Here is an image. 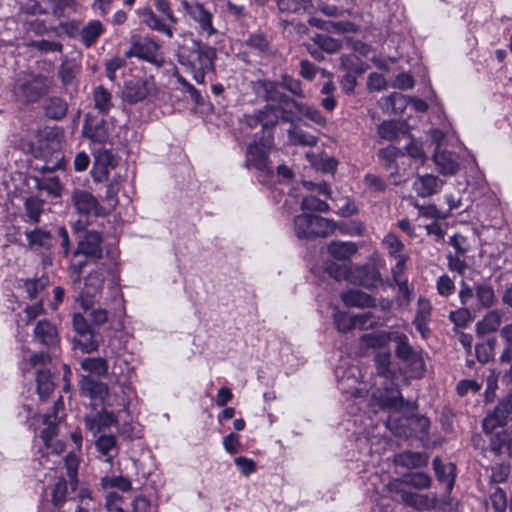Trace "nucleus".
Segmentation results:
<instances>
[{
	"label": "nucleus",
	"mask_w": 512,
	"mask_h": 512,
	"mask_svg": "<svg viewBox=\"0 0 512 512\" xmlns=\"http://www.w3.org/2000/svg\"><path fill=\"white\" fill-rule=\"evenodd\" d=\"M402 483L416 489H426L430 487L431 479L423 472H416L405 475Z\"/></svg>",
	"instance_id": "48"
},
{
	"label": "nucleus",
	"mask_w": 512,
	"mask_h": 512,
	"mask_svg": "<svg viewBox=\"0 0 512 512\" xmlns=\"http://www.w3.org/2000/svg\"><path fill=\"white\" fill-rule=\"evenodd\" d=\"M80 367L88 374L102 377L108 373L109 365L102 357H86L80 361Z\"/></svg>",
	"instance_id": "29"
},
{
	"label": "nucleus",
	"mask_w": 512,
	"mask_h": 512,
	"mask_svg": "<svg viewBox=\"0 0 512 512\" xmlns=\"http://www.w3.org/2000/svg\"><path fill=\"white\" fill-rule=\"evenodd\" d=\"M431 312L432 306L430 301L424 297H420L417 302L416 315L412 323L424 339L428 338L430 334L428 324L431 320Z\"/></svg>",
	"instance_id": "17"
},
{
	"label": "nucleus",
	"mask_w": 512,
	"mask_h": 512,
	"mask_svg": "<svg viewBox=\"0 0 512 512\" xmlns=\"http://www.w3.org/2000/svg\"><path fill=\"white\" fill-rule=\"evenodd\" d=\"M79 71L78 66L72 61H64L59 68V78L66 87L74 83V79Z\"/></svg>",
	"instance_id": "49"
},
{
	"label": "nucleus",
	"mask_w": 512,
	"mask_h": 512,
	"mask_svg": "<svg viewBox=\"0 0 512 512\" xmlns=\"http://www.w3.org/2000/svg\"><path fill=\"white\" fill-rule=\"evenodd\" d=\"M115 158L113 153L104 148H99L94 152V168L96 174L99 172L101 175H107L109 168L113 167Z\"/></svg>",
	"instance_id": "33"
},
{
	"label": "nucleus",
	"mask_w": 512,
	"mask_h": 512,
	"mask_svg": "<svg viewBox=\"0 0 512 512\" xmlns=\"http://www.w3.org/2000/svg\"><path fill=\"white\" fill-rule=\"evenodd\" d=\"M510 415H512V392L495 407L493 413L485 417L483 420L484 432L489 434L496 427L504 426Z\"/></svg>",
	"instance_id": "11"
},
{
	"label": "nucleus",
	"mask_w": 512,
	"mask_h": 512,
	"mask_svg": "<svg viewBox=\"0 0 512 512\" xmlns=\"http://www.w3.org/2000/svg\"><path fill=\"white\" fill-rule=\"evenodd\" d=\"M277 5L282 12L297 13L304 11L309 6L308 0H277Z\"/></svg>",
	"instance_id": "58"
},
{
	"label": "nucleus",
	"mask_w": 512,
	"mask_h": 512,
	"mask_svg": "<svg viewBox=\"0 0 512 512\" xmlns=\"http://www.w3.org/2000/svg\"><path fill=\"white\" fill-rule=\"evenodd\" d=\"M126 57H137L157 67L164 63V57L160 45L149 37H132L131 46L125 52Z\"/></svg>",
	"instance_id": "6"
},
{
	"label": "nucleus",
	"mask_w": 512,
	"mask_h": 512,
	"mask_svg": "<svg viewBox=\"0 0 512 512\" xmlns=\"http://www.w3.org/2000/svg\"><path fill=\"white\" fill-rule=\"evenodd\" d=\"M449 319L456 326L466 327L468 325V323H470L472 321V316H471L469 309L460 308L458 310L450 312Z\"/></svg>",
	"instance_id": "64"
},
{
	"label": "nucleus",
	"mask_w": 512,
	"mask_h": 512,
	"mask_svg": "<svg viewBox=\"0 0 512 512\" xmlns=\"http://www.w3.org/2000/svg\"><path fill=\"white\" fill-rule=\"evenodd\" d=\"M400 493L402 502L416 510L426 511L438 507V499L435 495H423L406 490H401Z\"/></svg>",
	"instance_id": "15"
},
{
	"label": "nucleus",
	"mask_w": 512,
	"mask_h": 512,
	"mask_svg": "<svg viewBox=\"0 0 512 512\" xmlns=\"http://www.w3.org/2000/svg\"><path fill=\"white\" fill-rule=\"evenodd\" d=\"M108 273L109 270L105 267H98L87 275L84 288L76 298V301L84 310L91 309L99 300Z\"/></svg>",
	"instance_id": "5"
},
{
	"label": "nucleus",
	"mask_w": 512,
	"mask_h": 512,
	"mask_svg": "<svg viewBox=\"0 0 512 512\" xmlns=\"http://www.w3.org/2000/svg\"><path fill=\"white\" fill-rule=\"evenodd\" d=\"M68 493L67 482L63 477H60L52 488V503L55 507H61L66 501Z\"/></svg>",
	"instance_id": "53"
},
{
	"label": "nucleus",
	"mask_w": 512,
	"mask_h": 512,
	"mask_svg": "<svg viewBox=\"0 0 512 512\" xmlns=\"http://www.w3.org/2000/svg\"><path fill=\"white\" fill-rule=\"evenodd\" d=\"M46 111L49 117L53 119H61L67 113V104L64 100L53 97L49 100Z\"/></svg>",
	"instance_id": "54"
},
{
	"label": "nucleus",
	"mask_w": 512,
	"mask_h": 512,
	"mask_svg": "<svg viewBox=\"0 0 512 512\" xmlns=\"http://www.w3.org/2000/svg\"><path fill=\"white\" fill-rule=\"evenodd\" d=\"M392 341L396 343L395 353L397 357L411 366L416 376L422 375L425 370L424 360L410 345L408 337L404 333L394 332Z\"/></svg>",
	"instance_id": "9"
},
{
	"label": "nucleus",
	"mask_w": 512,
	"mask_h": 512,
	"mask_svg": "<svg viewBox=\"0 0 512 512\" xmlns=\"http://www.w3.org/2000/svg\"><path fill=\"white\" fill-rule=\"evenodd\" d=\"M433 160L438 171L443 175H454L458 171V157L452 152L436 149Z\"/></svg>",
	"instance_id": "22"
},
{
	"label": "nucleus",
	"mask_w": 512,
	"mask_h": 512,
	"mask_svg": "<svg viewBox=\"0 0 512 512\" xmlns=\"http://www.w3.org/2000/svg\"><path fill=\"white\" fill-rule=\"evenodd\" d=\"M84 134L94 143L103 144L109 139V132L104 123L97 124L95 127H84Z\"/></svg>",
	"instance_id": "50"
},
{
	"label": "nucleus",
	"mask_w": 512,
	"mask_h": 512,
	"mask_svg": "<svg viewBox=\"0 0 512 512\" xmlns=\"http://www.w3.org/2000/svg\"><path fill=\"white\" fill-rule=\"evenodd\" d=\"M80 459L75 452H70L64 458L65 468L67 470V476L69 478L70 486L74 490L78 483V466Z\"/></svg>",
	"instance_id": "44"
},
{
	"label": "nucleus",
	"mask_w": 512,
	"mask_h": 512,
	"mask_svg": "<svg viewBox=\"0 0 512 512\" xmlns=\"http://www.w3.org/2000/svg\"><path fill=\"white\" fill-rule=\"evenodd\" d=\"M46 455H43L40 459V464L45 468H51L49 462L55 464L58 462V458L62 452H64L65 444L60 440L49 441V444H45Z\"/></svg>",
	"instance_id": "39"
},
{
	"label": "nucleus",
	"mask_w": 512,
	"mask_h": 512,
	"mask_svg": "<svg viewBox=\"0 0 512 512\" xmlns=\"http://www.w3.org/2000/svg\"><path fill=\"white\" fill-rule=\"evenodd\" d=\"M433 467L436 473V476L440 482H445L449 487H452L454 482V470L455 466L451 463L444 464L438 458L433 460Z\"/></svg>",
	"instance_id": "43"
},
{
	"label": "nucleus",
	"mask_w": 512,
	"mask_h": 512,
	"mask_svg": "<svg viewBox=\"0 0 512 512\" xmlns=\"http://www.w3.org/2000/svg\"><path fill=\"white\" fill-rule=\"evenodd\" d=\"M301 210L302 212L308 213H311L312 211L327 212L329 210V205L325 201L310 195L303 197L301 201Z\"/></svg>",
	"instance_id": "52"
},
{
	"label": "nucleus",
	"mask_w": 512,
	"mask_h": 512,
	"mask_svg": "<svg viewBox=\"0 0 512 512\" xmlns=\"http://www.w3.org/2000/svg\"><path fill=\"white\" fill-rule=\"evenodd\" d=\"M399 462L409 468H417L427 465L428 457L418 452H404L399 456Z\"/></svg>",
	"instance_id": "47"
},
{
	"label": "nucleus",
	"mask_w": 512,
	"mask_h": 512,
	"mask_svg": "<svg viewBox=\"0 0 512 512\" xmlns=\"http://www.w3.org/2000/svg\"><path fill=\"white\" fill-rule=\"evenodd\" d=\"M501 318V313L497 310L488 312L484 318L476 324L477 333L484 336L496 331L501 324Z\"/></svg>",
	"instance_id": "31"
},
{
	"label": "nucleus",
	"mask_w": 512,
	"mask_h": 512,
	"mask_svg": "<svg viewBox=\"0 0 512 512\" xmlns=\"http://www.w3.org/2000/svg\"><path fill=\"white\" fill-rule=\"evenodd\" d=\"M255 115H261L262 128H272L282 119L281 111L274 104H267L264 109L255 111Z\"/></svg>",
	"instance_id": "41"
},
{
	"label": "nucleus",
	"mask_w": 512,
	"mask_h": 512,
	"mask_svg": "<svg viewBox=\"0 0 512 512\" xmlns=\"http://www.w3.org/2000/svg\"><path fill=\"white\" fill-rule=\"evenodd\" d=\"M401 128L402 124L397 121H383L378 127V134L382 139L392 141L398 137Z\"/></svg>",
	"instance_id": "46"
},
{
	"label": "nucleus",
	"mask_w": 512,
	"mask_h": 512,
	"mask_svg": "<svg viewBox=\"0 0 512 512\" xmlns=\"http://www.w3.org/2000/svg\"><path fill=\"white\" fill-rule=\"evenodd\" d=\"M103 25L99 20H92L88 22L81 30V40L90 47L96 42L99 36L103 33Z\"/></svg>",
	"instance_id": "40"
},
{
	"label": "nucleus",
	"mask_w": 512,
	"mask_h": 512,
	"mask_svg": "<svg viewBox=\"0 0 512 512\" xmlns=\"http://www.w3.org/2000/svg\"><path fill=\"white\" fill-rule=\"evenodd\" d=\"M183 10L198 23L202 32L211 36L216 33V29L212 24V14L204 8L199 2H188L187 0L181 1Z\"/></svg>",
	"instance_id": "12"
},
{
	"label": "nucleus",
	"mask_w": 512,
	"mask_h": 512,
	"mask_svg": "<svg viewBox=\"0 0 512 512\" xmlns=\"http://www.w3.org/2000/svg\"><path fill=\"white\" fill-rule=\"evenodd\" d=\"M52 13L55 16L61 17L65 14L75 10L74 0H48Z\"/></svg>",
	"instance_id": "61"
},
{
	"label": "nucleus",
	"mask_w": 512,
	"mask_h": 512,
	"mask_svg": "<svg viewBox=\"0 0 512 512\" xmlns=\"http://www.w3.org/2000/svg\"><path fill=\"white\" fill-rule=\"evenodd\" d=\"M25 235L31 249L49 250L53 245V237L48 231L37 228L27 231Z\"/></svg>",
	"instance_id": "26"
},
{
	"label": "nucleus",
	"mask_w": 512,
	"mask_h": 512,
	"mask_svg": "<svg viewBox=\"0 0 512 512\" xmlns=\"http://www.w3.org/2000/svg\"><path fill=\"white\" fill-rule=\"evenodd\" d=\"M272 146V136H263L259 142L250 144L247 148L246 162L247 167H254L258 171L266 174L271 173L268 160V154Z\"/></svg>",
	"instance_id": "8"
},
{
	"label": "nucleus",
	"mask_w": 512,
	"mask_h": 512,
	"mask_svg": "<svg viewBox=\"0 0 512 512\" xmlns=\"http://www.w3.org/2000/svg\"><path fill=\"white\" fill-rule=\"evenodd\" d=\"M289 138L293 144L314 146L317 142L315 136L305 133L302 130L293 128L289 130Z\"/></svg>",
	"instance_id": "59"
},
{
	"label": "nucleus",
	"mask_w": 512,
	"mask_h": 512,
	"mask_svg": "<svg viewBox=\"0 0 512 512\" xmlns=\"http://www.w3.org/2000/svg\"><path fill=\"white\" fill-rule=\"evenodd\" d=\"M138 14L142 18L143 23L150 29L164 33L169 38L173 37L172 29L163 23L150 8L139 9Z\"/></svg>",
	"instance_id": "28"
},
{
	"label": "nucleus",
	"mask_w": 512,
	"mask_h": 512,
	"mask_svg": "<svg viewBox=\"0 0 512 512\" xmlns=\"http://www.w3.org/2000/svg\"><path fill=\"white\" fill-rule=\"evenodd\" d=\"M37 391L41 400H45L54 388V380L49 370H37Z\"/></svg>",
	"instance_id": "37"
},
{
	"label": "nucleus",
	"mask_w": 512,
	"mask_h": 512,
	"mask_svg": "<svg viewBox=\"0 0 512 512\" xmlns=\"http://www.w3.org/2000/svg\"><path fill=\"white\" fill-rule=\"evenodd\" d=\"M71 201L74 208L80 214L89 215L96 214L98 211L97 199L87 190L74 189L71 195Z\"/></svg>",
	"instance_id": "16"
},
{
	"label": "nucleus",
	"mask_w": 512,
	"mask_h": 512,
	"mask_svg": "<svg viewBox=\"0 0 512 512\" xmlns=\"http://www.w3.org/2000/svg\"><path fill=\"white\" fill-rule=\"evenodd\" d=\"M341 299L349 307L370 308L376 305L375 300L369 294L357 289L343 292Z\"/></svg>",
	"instance_id": "23"
},
{
	"label": "nucleus",
	"mask_w": 512,
	"mask_h": 512,
	"mask_svg": "<svg viewBox=\"0 0 512 512\" xmlns=\"http://www.w3.org/2000/svg\"><path fill=\"white\" fill-rule=\"evenodd\" d=\"M373 398L376 399L382 407L387 409L401 410L410 406L409 403L404 401L399 390L394 387H386L384 392L378 391L373 393Z\"/></svg>",
	"instance_id": "18"
},
{
	"label": "nucleus",
	"mask_w": 512,
	"mask_h": 512,
	"mask_svg": "<svg viewBox=\"0 0 512 512\" xmlns=\"http://www.w3.org/2000/svg\"><path fill=\"white\" fill-rule=\"evenodd\" d=\"M52 86V81L40 74L24 73L19 75L13 93L24 103H34L46 95Z\"/></svg>",
	"instance_id": "3"
},
{
	"label": "nucleus",
	"mask_w": 512,
	"mask_h": 512,
	"mask_svg": "<svg viewBox=\"0 0 512 512\" xmlns=\"http://www.w3.org/2000/svg\"><path fill=\"white\" fill-rule=\"evenodd\" d=\"M251 88L258 98L266 101H275L277 99L278 93L274 82L256 80L251 82Z\"/></svg>",
	"instance_id": "35"
},
{
	"label": "nucleus",
	"mask_w": 512,
	"mask_h": 512,
	"mask_svg": "<svg viewBox=\"0 0 512 512\" xmlns=\"http://www.w3.org/2000/svg\"><path fill=\"white\" fill-rule=\"evenodd\" d=\"M36 340L46 346H53L58 341V333L56 327L46 320H41L37 323L34 329Z\"/></svg>",
	"instance_id": "25"
},
{
	"label": "nucleus",
	"mask_w": 512,
	"mask_h": 512,
	"mask_svg": "<svg viewBox=\"0 0 512 512\" xmlns=\"http://www.w3.org/2000/svg\"><path fill=\"white\" fill-rule=\"evenodd\" d=\"M81 393L94 401H100L107 407H114L111 397L108 393V387L89 376H83L81 379Z\"/></svg>",
	"instance_id": "13"
},
{
	"label": "nucleus",
	"mask_w": 512,
	"mask_h": 512,
	"mask_svg": "<svg viewBox=\"0 0 512 512\" xmlns=\"http://www.w3.org/2000/svg\"><path fill=\"white\" fill-rule=\"evenodd\" d=\"M340 63L343 70L347 72V81L353 86L356 82L353 74H359L364 71L362 63L354 54L342 55Z\"/></svg>",
	"instance_id": "34"
},
{
	"label": "nucleus",
	"mask_w": 512,
	"mask_h": 512,
	"mask_svg": "<svg viewBox=\"0 0 512 512\" xmlns=\"http://www.w3.org/2000/svg\"><path fill=\"white\" fill-rule=\"evenodd\" d=\"M394 332L374 331L361 336L360 343L362 348L380 350H389V343L393 340Z\"/></svg>",
	"instance_id": "19"
},
{
	"label": "nucleus",
	"mask_w": 512,
	"mask_h": 512,
	"mask_svg": "<svg viewBox=\"0 0 512 512\" xmlns=\"http://www.w3.org/2000/svg\"><path fill=\"white\" fill-rule=\"evenodd\" d=\"M102 236L97 231H88L84 238L79 241L73 256L83 255L91 259H100L102 257Z\"/></svg>",
	"instance_id": "14"
},
{
	"label": "nucleus",
	"mask_w": 512,
	"mask_h": 512,
	"mask_svg": "<svg viewBox=\"0 0 512 512\" xmlns=\"http://www.w3.org/2000/svg\"><path fill=\"white\" fill-rule=\"evenodd\" d=\"M117 382L119 383L121 394H116L115 399L112 400V402L114 403V406H119L123 409H126L129 406L132 398L135 396V391L130 385L122 383L120 379H117Z\"/></svg>",
	"instance_id": "51"
},
{
	"label": "nucleus",
	"mask_w": 512,
	"mask_h": 512,
	"mask_svg": "<svg viewBox=\"0 0 512 512\" xmlns=\"http://www.w3.org/2000/svg\"><path fill=\"white\" fill-rule=\"evenodd\" d=\"M436 289L439 295L448 297L455 292L456 286L454 281L448 275L444 274L437 279Z\"/></svg>",
	"instance_id": "62"
},
{
	"label": "nucleus",
	"mask_w": 512,
	"mask_h": 512,
	"mask_svg": "<svg viewBox=\"0 0 512 512\" xmlns=\"http://www.w3.org/2000/svg\"><path fill=\"white\" fill-rule=\"evenodd\" d=\"M335 376L338 380L339 389L353 397L363 395L365 388L361 387L359 381L360 369L357 366L350 365L348 367L338 366L335 369Z\"/></svg>",
	"instance_id": "10"
},
{
	"label": "nucleus",
	"mask_w": 512,
	"mask_h": 512,
	"mask_svg": "<svg viewBox=\"0 0 512 512\" xmlns=\"http://www.w3.org/2000/svg\"><path fill=\"white\" fill-rule=\"evenodd\" d=\"M48 360V355L43 352L30 355L28 359L23 355L22 369L29 370L35 368L39 370V367L45 365Z\"/></svg>",
	"instance_id": "63"
},
{
	"label": "nucleus",
	"mask_w": 512,
	"mask_h": 512,
	"mask_svg": "<svg viewBox=\"0 0 512 512\" xmlns=\"http://www.w3.org/2000/svg\"><path fill=\"white\" fill-rule=\"evenodd\" d=\"M491 450L496 454L511 453V437L506 431L497 432L490 440Z\"/></svg>",
	"instance_id": "42"
},
{
	"label": "nucleus",
	"mask_w": 512,
	"mask_h": 512,
	"mask_svg": "<svg viewBox=\"0 0 512 512\" xmlns=\"http://www.w3.org/2000/svg\"><path fill=\"white\" fill-rule=\"evenodd\" d=\"M334 323L339 332L346 333L355 328L354 316L341 311L334 313Z\"/></svg>",
	"instance_id": "57"
},
{
	"label": "nucleus",
	"mask_w": 512,
	"mask_h": 512,
	"mask_svg": "<svg viewBox=\"0 0 512 512\" xmlns=\"http://www.w3.org/2000/svg\"><path fill=\"white\" fill-rule=\"evenodd\" d=\"M97 451L106 457L107 462H111L118 453L117 441L114 435H101L95 442Z\"/></svg>",
	"instance_id": "30"
},
{
	"label": "nucleus",
	"mask_w": 512,
	"mask_h": 512,
	"mask_svg": "<svg viewBox=\"0 0 512 512\" xmlns=\"http://www.w3.org/2000/svg\"><path fill=\"white\" fill-rule=\"evenodd\" d=\"M475 297L477 299V309L491 308L497 302L493 287L485 283L475 285Z\"/></svg>",
	"instance_id": "27"
},
{
	"label": "nucleus",
	"mask_w": 512,
	"mask_h": 512,
	"mask_svg": "<svg viewBox=\"0 0 512 512\" xmlns=\"http://www.w3.org/2000/svg\"><path fill=\"white\" fill-rule=\"evenodd\" d=\"M357 251V246L353 242H331L328 246V252L331 256L339 260H347Z\"/></svg>",
	"instance_id": "36"
},
{
	"label": "nucleus",
	"mask_w": 512,
	"mask_h": 512,
	"mask_svg": "<svg viewBox=\"0 0 512 512\" xmlns=\"http://www.w3.org/2000/svg\"><path fill=\"white\" fill-rule=\"evenodd\" d=\"M44 202L36 197L25 201L26 214L32 222H38L43 211Z\"/></svg>",
	"instance_id": "56"
},
{
	"label": "nucleus",
	"mask_w": 512,
	"mask_h": 512,
	"mask_svg": "<svg viewBox=\"0 0 512 512\" xmlns=\"http://www.w3.org/2000/svg\"><path fill=\"white\" fill-rule=\"evenodd\" d=\"M73 348L82 353H91L98 349L99 344L94 339L92 331L87 333V336H79L73 338Z\"/></svg>",
	"instance_id": "45"
},
{
	"label": "nucleus",
	"mask_w": 512,
	"mask_h": 512,
	"mask_svg": "<svg viewBox=\"0 0 512 512\" xmlns=\"http://www.w3.org/2000/svg\"><path fill=\"white\" fill-rule=\"evenodd\" d=\"M315 44L323 51L335 53L341 47V42L325 34H318L314 37Z\"/></svg>",
	"instance_id": "55"
},
{
	"label": "nucleus",
	"mask_w": 512,
	"mask_h": 512,
	"mask_svg": "<svg viewBox=\"0 0 512 512\" xmlns=\"http://www.w3.org/2000/svg\"><path fill=\"white\" fill-rule=\"evenodd\" d=\"M117 423V416L106 409L85 417L86 427L94 434Z\"/></svg>",
	"instance_id": "20"
},
{
	"label": "nucleus",
	"mask_w": 512,
	"mask_h": 512,
	"mask_svg": "<svg viewBox=\"0 0 512 512\" xmlns=\"http://www.w3.org/2000/svg\"><path fill=\"white\" fill-rule=\"evenodd\" d=\"M337 228V224L322 216L302 212L294 218L293 230L298 239H314L327 237Z\"/></svg>",
	"instance_id": "2"
},
{
	"label": "nucleus",
	"mask_w": 512,
	"mask_h": 512,
	"mask_svg": "<svg viewBox=\"0 0 512 512\" xmlns=\"http://www.w3.org/2000/svg\"><path fill=\"white\" fill-rule=\"evenodd\" d=\"M275 101H278V104L275 105L278 111H281L282 120L290 121L292 116L296 113H300V107L303 103H298L297 101L288 98L286 96H278Z\"/></svg>",
	"instance_id": "38"
},
{
	"label": "nucleus",
	"mask_w": 512,
	"mask_h": 512,
	"mask_svg": "<svg viewBox=\"0 0 512 512\" xmlns=\"http://www.w3.org/2000/svg\"><path fill=\"white\" fill-rule=\"evenodd\" d=\"M443 186V181L435 175L425 174L418 176L413 183V188L420 197H429L438 193Z\"/></svg>",
	"instance_id": "21"
},
{
	"label": "nucleus",
	"mask_w": 512,
	"mask_h": 512,
	"mask_svg": "<svg viewBox=\"0 0 512 512\" xmlns=\"http://www.w3.org/2000/svg\"><path fill=\"white\" fill-rule=\"evenodd\" d=\"M376 372L386 380H392L395 376V370L392 366V354L390 350L377 351L374 356Z\"/></svg>",
	"instance_id": "24"
},
{
	"label": "nucleus",
	"mask_w": 512,
	"mask_h": 512,
	"mask_svg": "<svg viewBox=\"0 0 512 512\" xmlns=\"http://www.w3.org/2000/svg\"><path fill=\"white\" fill-rule=\"evenodd\" d=\"M383 244L388 249L390 256H393L394 258H398V256H404L401 253L404 249V244L396 235L392 233L386 235L383 239Z\"/></svg>",
	"instance_id": "60"
},
{
	"label": "nucleus",
	"mask_w": 512,
	"mask_h": 512,
	"mask_svg": "<svg viewBox=\"0 0 512 512\" xmlns=\"http://www.w3.org/2000/svg\"><path fill=\"white\" fill-rule=\"evenodd\" d=\"M216 50L202 42L191 40L178 50V61L189 69L213 70Z\"/></svg>",
	"instance_id": "4"
},
{
	"label": "nucleus",
	"mask_w": 512,
	"mask_h": 512,
	"mask_svg": "<svg viewBox=\"0 0 512 512\" xmlns=\"http://www.w3.org/2000/svg\"><path fill=\"white\" fill-rule=\"evenodd\" d=\"M326 271L337 281L346 280L369 289L374 288L380 281V273L377 270L351 263H330Z\"/></svg>",
	"instance_id": "1"
},
{
	"label": "nucleus",
	"mask_w": 512,
	"mask_h": 512,
	"mask_svg": "<svg viewBox=\"0 0 512 512\" xmlns=\"http://www.w3.org/2000/svg\"><path fill=\"white\" fill-rule=\"evenodd\" d=\"M156 92V86L152 78H132L124 83L121 97L130 105L142 102Z\"/></svg>",
	"instance_id": "7"
},
{
	"label": "nucleus",
	"mask_w": 512,
	"mask_h": 512,
	"mask_svg": "<svg viewBox=\"0 0 512 512\" xmlns=\"http://www.w3.org/2000/svg\"><path fill=\"white\" fill-rule=\"evenodd\" d=\"M93 102L94 108L101 114H107L113 107L112 95L102 85L94 88Z\"/></svg>",
	"instance_id": "32"
}]
</instances>
